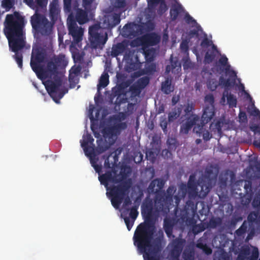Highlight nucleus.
<instances>
[{
    "label": "nucleus",
    "instance_id": "22",
    "mask_svg": "<svg viewBox=\"0 0 260 260\" xmlns=\"http://www.w3.org/2000/svg\"><path fill=\"white\" fill-rule=\"evenodd\" d=\"M165 181L160 178H156L153 180L150 183L148 190L150 192H154L156 191V190H162L164 185Z\"/></svg>",
    "mask_w": 260,
    "mask_h": 260
},
{
    "label": "nucleus",
    "instance_id": "11",
    "mask_svg": "<svg viewBox=\"0 0 260 260\" xmlns=\"http://www.w3.org/2000/svg\"><path fill=\"white\" fill-rule=\"evenodd\" d=\"M145 27L143 24L131 22L126 24L122 28V36L129 39H133L144 33Z\"/></svg>",
    "mask_w": 260,
    "mask_h": 260
},
{
    "label": "nucleus",
    "instance_id": "46",
    "mask_svg": "<svg viewBox=\"0 0 260 260\" xmlns=\"http://www.w3.org/2000/svg\"><path fill=\"white\" fill-rule=\"evenodd\" d=\"M252 205L257 210H260V192L254 197L252 202Z\"/></svg>",
    "mask_w": 260,
    "mask_h": 260
},
{
    "label": "nucleus",
    "instance_id": "42",
    "mask_svg": "<svg viewBox=\"0 0 260 260\" xmlns=\"http://www.w3.org/2000/svg\"><path fill=\"white\" fill-rule=\"evenodd\" d=\"M156 71V65L154 63H148L145 68L146 74L151 75Z\"/></svg>",
    "mask_w": 260,
    "mask_h": 260
},
{
    "label": "nucleus",
    "instance_id": "62",
    "mask_svg": "<svg viewBox=\"0 0 260 260\" xmlns=\"http://www.w3.org/2000/svg\"><path fill=\"white\" fill-rule=\"evenodd\" d=\"M126 70L128 72L135 71L137 69L136 64L135 63H127L125 66Z\"/></svg>",
    "mask_w": 260,
    "mask_h": 260
},
{
    "label": "nucleus",
    "instance_id": "57",
    "mask_svg": "<svg viewBox=\"0 0 260 260\" xmlns=\"http://www.w3.org/2000/svg\"><path fill=\"white\" fill-rule=\"evenodd\" d=\"M247 231V226L243 224L236 231V234L238 236H241L244 234Z\"/></svg>",
    "mask_w": 260,
    "mask_h": 260
},
{
    "label": "nucleus",
    "instance_id": "4",
    "mask_svg": "<svg viewBox=\"0 0 260 260\" xmlns=\"http://www.w3.org/2000/svg\"><path fill=\"white\" fill-rule=\"evenodd\" d=\"M99 180L106 188L107 194L109 195L113 207L118 209L125 197L129 193L131 182L127 181L121 182V179L111 171H107L100 175Z\"/></svg>",
    "mask_w": 260,
    "mask_h": 260
},
{
    "label": "nucleus",
    "instance_id": "35",
    "mask_svg": "<svg viewBox=\"0 0 260 260\" xmlns=\"http://www.w3.org/2000/svg\"><path fill=\"white\" fill-rule=\"evenodd\" d=\"M207 228V226L205 223H200L193 225L192 228V231L194 235H197L205 231Z\"/></svg>",
    "mask_w": 260,
    "mask_h": 260
},
{
    "label": "nucleus",
    "instance_id": "53",
    "mask_svg": "<svg viewBox=\"0 0 260 260\" xmlns=\"http://www.w3.org/2000/svg\"><path fill=\"white\" fill-rule=\"evenodd\" d=\"M72 0H63V9L64 12H71Z\"/></svg>",
    "mask_w": 260,
    "mask_h": 260
},
{
    "label": "nucleus",
    "instance_id": "17",
    "mask_svg": "<svg viewBox=\"0 0 260 260\" xmlns=\"http://www.w3.org/2000/svg\"><path fill=\"white\" fill-rule=\"evenodd\" d=\"M120 22V14L114 13L105 17L104 24L108 29H111Z\"/></svg>",
    "mask_w": 260,
    "mask_h": 260
},
{
    "label": "nucleus",
    "instance_id": "64",
    "mask_svg": "<svg viewBox=\"0 0 260 260\" xmlns=\"http://www.w3.org/2000/svg\"><path fill=\"white\" fill-rule=\"evenodd\" d=\"M145 210L147 213V216L150 217L152 213L153 207L152 204H147L145 207Z\"/></svg>",
    "mask_w": 260,
    "mask_h": 260
},
{
    "label": "nucleus",
    "instance_id": "54",
    "mask_svg": "<svg viewBox=\"0 0 260 260\" xmlns=\"http://www.w3.org/2000/svg\"><path fill=\"white\" fill-rule=\"evenodd\" d=\"M214 260H230V259L228 253L223 251L219 253L217 257H215Z\"/></svg>",
    "mask_w": 260,
    "mask_h": 260
},
{
    "label": "nucleus",
    "instance_id": "30",
    "mask_svg": "<svg viewBox=\"0 0 260 260\" xmlns=\"http://www.w3.org/2000/svg\"><path fill=\"white\" fill-rule=\"evenodd\" d=\"M144 51L146 61L151 62L153 61L155 58V49L153 48L142 49Z\"/></svg>",
    "mask_w": 260,
    "mask_h": 260
},
{
    "label": "nucleus",
    "instance_id": "24",
    "mask_svg": "<svg viewBox=\"0 0 260 260\" xmlns=\"http://www.w3.org/2000/svg\"><path fill=\"white\" fill-rule=\"evenodd\" d=\"M181 70V67L178 60H171V64L167 65L166 68L165 73L169 74L171 72L174 74H178Z\"/></svg>",
    "mask_w": 260,
    "mask_h": 260
},
{
    "label": "nucleus",
    "instance_id": "52",
    "mask_svg": "<svg viewBox=\"0 0 260 260\" xmlns=\"http://www.w3.org/2000/svg\"><path fill=\"white\" fill-rule=\"evenodd\" d=\"M123 88L121 86H118L117 87L113 88L112 94L114 96L119 97L123 93Z\"/></svg>",
    "mask_w": 260,
    "mask_h": 260
},
{
    "label": "nucleus",
    "instance_id": "5",
    "mask_svg": "<svg viewBox=\"0 0 260 260\" xmlns=\"http://www.w3.org/2000/svg\"><path fill=\"white\" fill-rule=\"evenodd\" d=\"M27 5L35 11V14L31 17V24L33 29L43 36H49L52 31V25L44 15L39 13L40 9H45L48 0H23Z\"/></svg>",
    "mask_w": 260,
    "mask_h": 260
},
{
    "label": "nucleus",
    "instance_id": "47",
    "mask_svg": "<svg viewBox=\"0 0 260 260\" xmlns=\"http://www.w3.org/2000/svg\"><path fill=\"white\" fill-rule=\"evenodd\" d=\"M244 188L245 192L246 194L251 193L252 192V182L250 180H246L244 181Z\"/></svg>",
    "mask_w": 260,
    "mask_h": 260
},
{
    "label": "nucleus",
    "instance_id": "39",
    "mask_svg": "<svg viewBox=\"0 0 260 260\" xmlns=\"http://www.w3.org/2000/svg\"><path fill=\"white\" fill-rule=\"evenodd\" d=\"M85 154L89 157L90 159V162L91 165V166L93 167V166H95L97 164V162L98 160V158H96L95 157L94 152H93V149L92 148V149L88 152V151L85 152Z\"/></svg>",
    "mask_w": 260,
    "mask_h": 260
},
{
    "label": "nucleus",
    "instance_id": "26",
    "mask_svg": "<svg viewBox=\"0 0 260 260\" xmlns=\"http://www.w3.org/2000/svg\"><path fill=\"white\" fill-rule=\"evenodd\" d=\"M184 11L183 8L180 4L174 5L172 6L170 11L171 19L172 21L176 20L178 16Z\"/></svg>",
    "mask_w": 260,
    "mask_h": 260
},
{
    "label": "nucleus",
    "instance_id": "61",
    "mask_svg": "<svg viewBox=\"0 0 260 260\" xmlns=\"http://www.w3.org/2000/svg\"><path fill=\"white\" fill-rule=\"evenodd\" d=\"M123 206L125 208L124 210H125V209L127 208L126 207L131 205L132 203L131 199L128 197V194L125 197V198L123 199Z\"/></svg>",
    "mask_w": 260,
    "mask_h": 260
},
{
    "label": "nucleus",
    "instance_id": "59",
    "mask_svg": "<svg viewBox=\"0 0 260 260\" xmlns=\"http://www.w3.org/2000/svg\"><path fill=\"white\" fill-rule=\"evenodd\" d=\"M180 48L182 51L187 52L188 51V42L186 40L182 41L180 45Z\"/></svg>",
    "mask_w": 260,
    "mask_h": 260
},
{
    "label": "nucleus",
    "instance_id": "38",
    "mask_svg": "<svg viewBox=\"0 0 260 260\" xmlns=\"http://www.w3.org/2000/svg\"><path fill=\"white\" fill-rule=\"evenodd\" d=\"M227 102L230 108L236 107L237 100L236 96L228 92V96H227Z\"/></svg>",
    "mask_w": 260,
    "mask_h": 260
},
{
    "label": "nucleus",
    "instance_id": "15",
    "mask_svg": "<svg viewBox=\"0 0 260 260\" xmlns=\"http://www.w3.org/2000/svg\"><path fill=\"white\" fill-rule=\"evenodd\" d=\"M200 120V117L197 115H192L186 119V122L181 125L180 133L187 134L193 125H197L196 123Z\"/></svg>",
    "mask_w": 260,
    "mask_h": 260
},
{
    "label": "nucleus",
    "instance_id": "19",
    "mask_svg": "<svg viewBox=\"0 0 260 260\" xmlns=\"http://www.w3.org/2000/svg\"><path fill=\"white\" fill-rule=\"evenodd\" d=\"M205 124L203 123L197 124L193 127V131L197 134H199L200 136L202 134L203 139L207 141L211 138L212 136L210 135L209 131L206 129Z\"/></svg>",
    "mask_w": 260,
    "mask_h": 260
},
{
    "label": "nucleus",
    "instance_id": "25",
    "mask_svg": "<svg viewBox=\"0 0 260 260\" xmlns=\"http://www.w3.org/2000/svg\"><path fill=\"white\" fill-rule=\"evenodd\" d=\"M174 222L170 219L166 218L164 222V229L169 238H174L175 236L173 234V229Z\"/></svg>",
    "mask_w": 260,
    "mask_h": 260
},
{
    "label": "nucleus",
    "instance_id": "12",
    "mask_svg": "<svg viewBox=\"0 0 260 260\" xmlns=\"http://www.w3.org/2000/svg\"><path fill=\"white\" fill-rule=\"evenodd\" d=\"M185 242V240L182 238L181 236L171 241L169 246L171 248V257L173 259L179 260Z\"/></svg>",
    "mask_w": 260,
    "mask_h": 260
},
{
    "label": "nucleus",
    "instance_id": "48",
    "mask_svg": "<svg viewBox=\"0 0 260 260\" xmlns=\"http://www.w3.org/2000/svg\"><path fill=\"white\" fill-rule=\"evenodd\" d=\"M129 216L134 221L136 219L138 215V212L137 211V207L133 206L131 209L129 208Z\"/></svg>",
    "mask_w": 260,
    "mask_h": 260
},
{
    "label": "nucleus",
    "instance_id": "3",
    "mask_svg": "<svg viewBox=\"0 0 260 260\" xmlns=\"http://www.w3.org/2000/svg\"><path fill=\"white\" fill-rule=\"evenodd\" d=\"M155 231V227L153 224L145 222L140 224L135 232L134 244L143 254L145 260H161V238H163L164 234L161 231V235L152 241Z\"/></svg>",
    "mask_w": 260,
    "mask_h": 260
},
{
    "label": "nucleus",
    "instance_id": "27",
    "mask_svg": "<svg viewBox=\"0 0 260 260\" xmlns=\"http://www.w3.org/2000/svg\"><path fill=\"white\" fill-rule=\"evenodd\" d=\"M247 219L249 222L260 226V210L250 212Z\"/></svg>",
    "mask_w": 260,
    "mask_h": 260
},
{
    "label": "nucleus",
    "instance_id": "58",
    "mask_svg": "<svg viewBox=\"0 0 260 260\" xmlns=\"http://www.w3.org/2000/svg\"><path fill=\"white\" fill-rule=\"evenodd\" d=\"M117 133H119L120 131L125 129L127 127V124L125 122H120L114 125Z\"/></svg>",
    "mask_w": 260,
    "mask_h": 260
},
{
    "label": "nucleus",
    "instance_id": "7",
    "mask_svg": "<svg viewBox=\"0 0 260 260\" xmlns=\"http://www.w3.org/2000/svg\"><path fill=\"white\" fill-rule=\"evenodd\" d=\"M89 40L91 47L94 49H102L108 40L106 32H104L100 24H94L88 29Z\"/></svg>",
    "mask_w": 260,
    "mask_h": 260
},
{
    "label": "nucleus",
    "instance_id": "2",
    "mask_svg": "<svg viewBox=\"0 0 260 260\" xmlns=\"http://www.w3.org/2000/svg\"><path fill=\"white\" fill-rule=\"evenodd\" d=\"M24 25V18L18 13L7 15L4 22V33L8 39L10 51L15 53L13 57L20 69L23 66L22 50L26 45L23 31Z\"/></svg>",
    "mask_w": 260,
    "mask_h": 260
},
{
    "label": "nucleus",
    "instance_id": "14",
    "mask_svg": "<svg viewBox=\"0 0 260 260\" xmlns=\"http://www.w3.org/2000/svg\"><path fill=\"white\" fill-rule=\"evenodd\" d=\"M94 0H83V6L86 11L81 9L77 10L76 17L75 19L76 22H78L80 24H83L86 22L88 20L87 12L88 7L93 3Z\"/></svg>",
    "mask_w": 260,
    "mask_h": 260
},
{
    "label": "nucleus",
    "instance_id": "21",
    "mask_svg": "<svg viewBox=\"0 0 260 260\" xmlns=\"http://www.w3.org/2000/svg\"><path fill=\"white\" fill-rule=\"evenodd\" d=\"M102 133L103 137L105 139H108L110 141L111 140H112V144L114 142L115 140L114 138H115L118 134L114 125L104 128L102 131Z\"/></svg>",
    "mask_w": 260,
    "mask_h": 260
},
{
    "label": "nucleus",
    "instance_id": "60",
    "mask_svg": "<svg viewBox=\"0 0 260 260\" xmlns=\"http://www.w3.org/2000/svg\"><path fill=\"white\" fill-rule=\"evenodd\" d=\"M185 20L187 23L188 24H198L196 20L194 19L190 15L188 14H186L185 16Z\"/></svg>",
    "mask_w": 260,
    "mask_h": 260
},
{
    "label": "nucleus",
    "instance_id": "43",
    "mask_svg": "<svg viewBox=\"0 0 260 260\" xmlns=\"http://www.w3.org/2000/svg\"><path fill=\"white\" fill-rule=\"evenodd\" d=\"M168 120L165 116H162L160 117L159 125L161 127L163 132L165 134H166L168 133Z\"/></svg>",
    "mask_w": 260,
    "mask_h": 260
},
{
    "label": "nucleus",
    "instance_id": "33",
    "mask_svg": "<svg viewBox=\"0 0 260 260\" xmlns=\"http://www.w3.org/2000/svg\"><path fill=\"white\" fill-rule=\"evenodd\" d=\"M129 212V208H126L125 210H124L123 212L121 213V216L123 218L125 223L127 226V230L130 231L132 229L134 221L132 220L131 221L129 218L127 216V214Z\"/></svg>",
    "mask_w": 260,
    "mask_h": 260
},
{
    "label": "nucleus",
    "instance_id": "51",
    "mask_svg": "<svg viewBox=\"0 0 260 260\" xmlns=\"http://www.w3.org/2000/svg\"><path fill=\"white\" fill-rule=\"evenodd\" d=\"M194 109V105L192 104H187L184 111L186 115H190L191 116L193 115L192 113Z\"/></svg>",
    "mask_w": 260,
    "mask_h": 260
},
{
    "label": "nucleus",
    "instance_id": "28",
    "mask_svg": "<svg viewBox=\"0 0 260 260\" xmlns=\"http://www.w3.org/2000/svg\"><path fill=\"white\" fill-rule=\"evenodd\" d=\"M174 86L171 85V80L167 78L165 81L161 84V90L166 94H169L174 91Z\"/></svg>",
    "mask_w": 260,
    "mask_h": 260
},
{
    "label": "nucleus",
    "instance_id": "9",
    "mask_svg": "<svg viewBox=\"0 0 260 260\" xmlns=\"http://www.w3.org/2000/svg\"><path fill=\"white\" fill-rule=\"evenodd\" d=\"M217 173L212 168H207L205 174L198 180V185L201 186L200 196L205 197L212 187V182L216 179Z\"/></svg>",
    "mask_w": 260,
    "mask_h": 260
},
{
    "label": "nucleus",
    "instance_id": "23",
    "mask_svg": "<svg viewBox=\"0 0 260 260\" xmlns=\"http://www.w3.org/2000/svg\"><path fill=\"white\" fill-rule=\"evenodd\" d=\"M49 14L52 20L57 19L60 10L58 7V0H53L49 5Z\"/></svg>",
    "mask_w": 260,
    "mask_h": 260
},
{
    "label": "nucleus",
    "instance_id": "34",
    "mask_svg": "<svg viewBox=\"0 0 260 260\" xmlns=\"http://www.w3.org/2000/svg\"><path fill=\"white\" fill-rule=\"evenodd\" d=\"M194 251L192 249H185L182 254L184 260H194Z\"/></svg>",
    "mask_w": 260,
    "mask_h": 260
},
{
    "label": "nucleus",
    "instance_id": "55",
    "mask_svg": "<svg viewBox=\"0 0 260 260\" xmlns=\"http://www.w3.org/2000/svg\"><path fill=\"white\" fill-rule=\"evenodd\" d=\"M219 85H221L220 82L219 83L216 81H210L208 84V87L212 91L215 90Z\"/></svg>",
    "mask_w": 260,
    "mask_h": 260
},
{
    "label": "nucleus",
    "instance_id": "18",
    "mask_svg": "<svg viewBox=\"0 0 260 260\" xmlns=\"http://www.w3.org/2000/svg\"><path fill=\"white\" fill-rule=\"evenodd\" d=\"M215 115L214 107L213 105L206 106L204 109L201 118V123L207 124L210 121Z\"/></svg>",
    "mask_w": 260,
    "mask_h": 260
},
{
    "label": "nucleus",
    "instance_id": "50",
    "mask_svg": "<svg viewBox=\"0 0 260 260\" xmlns=\"http://www.w3.org/2000/svg\"><path fill=\"white\" fill-rule=\"evenodd\" d=\"M210 129H216L217 131H221L222 128V122L220 120H217L215 123H211L209 127Z\"/></svg>",
    "mask_w": 260,
    "mask_h": 260
},
{
    "label": "nucleus",
    "instance_id": "37",
    "mask_svg": "<svg viewBox=\"0 0 260 260\" xmlns=\"http://www.w3.org/2000/svg\"><path fill=\"white\" fill-rule=\"evenodd\" d=\"M203 29L201 26L199 24H197L196 26V28L192 29H191L188 32V36L190 38L196 37V38H198L200 36V32H202Z\"/></svg>",
    "mask_w": 260,
    "mask_h": 260
},
{
    "label": "nucleus",
    "instance_id": "41",
    "mask_svg": "<svg viewBox=\"0 0 260 260\" xmlns=\"http://www.w3.org/2000/svg\"><path fill=\"white\" fill-rule=\"evenodd\" d=\"M141 90L142 89L140 87L139 88V86L135 83L129 87V91L131 92L132 96L135 97L139 95Z\"/></svg>",
    "mask_w": 260,
    "mask_h": 260
},
{
    "label": "nucleus",
    "instance_id": "16",
    "mask_svg": "<svg viewBox=\"0 0 260 260\" xmlns=\"http://www.w3.org/2000/svg\"><path fill=\"white\" fill-rule=\"evenodd\" d=\"M193 177L192 175L190 176L188 182L187 187H188V196L190 198L194 199L197 197H199L200 198H204V197H202L200 196V190L199 191V189L198 187H200V185H198V181L196 182L194 180H191V178Z\"/></svg>",
    "mask_w": 260,
    "mask_h": 260
},
{
    "label": "nucleus",
    "instance_id": "6",
    "mask_svg": "<svg viewBox=\"0 0 260 260\" xmlns=\"http://www.w3.org/2000/svg\"><path fill=\"white\" fill-rule=\"evenodd\" d=\"M174 187L170 186L165 192L164 190H156L155 192L154 199V209L157 214L165 216L170 212L171 206L173 205Z\"/></svg>",
    "mask_w": 260,
    "mask_h": 260
},
{
    "label": "nucleus",
    "instance_id": "29",
    "mask_svg": "<svg viewBox=\"0 0 260 260\" xmlns=\"http://www.w3.org/2000/svg\"><path fill=\"white\" fill-rule=\"evenodd\" d=\"M126 46L122 43H117L112 48L111 55L113 57H116L123 53L125 50Z\"/></svg>",
    "mask_w": 260,
    "mask_h": 260
},
{
    "label": "nucleus",
    "instance_id": "8",
    "mask_svg": "<svg viewBox=\"0 0 260 260\" xmlns=\"http://www.w3.org/2000/svg\"><path fill=\"white\" fill-rule=\"evenodd\" d=\"M219 64L224 68L225 74L229 76L226 79L222 76L219 78V82L221 85L223 86L225 89L234 86L237 77V73L231 69V66L228 63V59L225 55H222L218 60Z\"/></svg>",
    "mask_w": 260,
    "mask_h": 260
},
{
    "label": "nucleus",
    "instance_id": "10",
    "mask_svg": "<svg viewBox=\"0 0 260 260\" xmlns=\"http://www.w3.org/2000/svg\"><path fill=\"white\" fill-rule=\"evenodd\" d=\"M66 13H70L67 19L69 34L72 37L74 42L78 44L82 40L84 30L82 27L78 26L72 11L71 12Z\"/></svg>",
    "mask_w": 260,
    "mask_h": 260
},
{
    "label": "nucleus",
    "instance_id": "44",
    "mask_svg": "<svg viewBox=\"0 0 260 260\" xmlns=\"http://www.w3.org/2000/svg\"><path fill=\"white\" fill-rule=\"evenodd\" d=\"M15 0H3L2 3V6L6 9L7 11L10 10L14 6Z\"/></svg>",
    "mask_w": 260,
    "mask_h": 260
},
{
    "label": "nucleus",
    "instance_id": "40",
    "mask_svg": "<svg viewBox=\"0 0 260 260\" xmlns=\"http://www.w3.org/2000/svg\"><path fill=\"white\" fill-rule=\"evenodd\" d=\"M221 224V219L220 218H212L210 219L207 227L216 228Z\"/></svg>",
    "mask_w": 260,
    "mask_h": 260
},
{
    "label": "nucleus",
    "instance_id": "13",
    "mask_svg": "<svg viewBox=\"0 0 260 260\" xmlns=\"http://www.w3.org/2000/svg\"><path fill=\"white\" fill-rule=\"evenodd\" d=\"M160 38L155 33L146 34L140 37L138 41L142 49H146L150 46L156 45L159 43Z\"/></svg>",
    "mask_w": 260,
    "mask_h": 260
},
{
    "label": "nucleus",
    "instance_id": "49",
    "mask_svg": "<svg viewBox=\"0 0 260 260\" xmlns=\"http://www.w3.org/2000/svg\"><path fill=\"white\" fill-rule=\"evenodd\" d=\"M212 44H213L212 41L208 39V38L207 37L206 35L205 34V37L201 41V46L203 48H207L209 46H212Z\"/></svg>",
    "mask_w": 260,
    "mask_h": 260
},
{
    "label": "nucleus",
    "instance_id": "20",
    "mask_svg": "<svg viewBox=\"0 0 260 260\" xmlns=\"http://www.w3.org/2000/svg\"><path fill=\"white\" fill-rule=\"evenodd\" d=\"M220 55L219 51L218 50L217 46L214 44H212L211 50H209L205 53L204 57V62L206 63H210L212 62L216 57Z\"/></svg>",
    "mask_w": 260,
    "mask_h": 260
},
{
    "label": "nucleus",
    "instance_id": "63",
    "mask_svg": "<svg viewBox=\"0 0 260 260\" xmlns=\"http://www.w3.org/2000/svg\"><path fill=\"white\" fill-rule=\"evenodd\" d=\"M205 101L209 103L210 105H213L214 103V98L211 94H207L205 98Z\"/></svg>",
    "mask_w": 260,
    "mask_h": 260
},
{
    "label": "nucleus",
    "instance_id": "45",
    "mask_svg": "<svg viewBox=\"0 0 260 260\" xmlns=\"http://www.w3.org/2000/svg\"><path fill=\"white\" fill-rule=\"evenodd\" d=\"M168 6L166 3L165 1H162L159 3V6L157 9V13L159 15H162L168 10Z\"/></svg>",
    "mask_w": 260,
    "mask_h": 260
},
{
    "label": "nucleus",
    "instance_id": "32",
    "mask_svg": "<svg viewBox=\"0 0 260 260\" xmlns=\"http://www.w3.org/2000/svg\"><path fill=\"white\" fill-rule=\"evenodd\" d=\"M109 75L108 73L103 74L99 80V83L98 84V89L100 90L101 88L106 87L109 84Z\"/></svg>",
    "mask_w": 260,
    "mask_h": 260
},
{
    "label": "nucleus",
    "instance_id": "56",
    "mask_svg": "<svg viewBox=\"0 0 260 260\" xmlns=\"http://www.w3.org/2000/svg\"><path fill=\"white\" fill-rule=\"evenodd\" d=\"M115 7L118 8H124L126 6L125 0H114Z\"/></svg>",
    "mask_w": 260,
    "mask_h": 260
},
{
    "label": "nucleus",
    "instance_id": "31",
    "mask_svg": "<svg viewBox=\"0 0 260 260\" xmlns=\"http://www.w3.org/2000/svg\"><path fill=\"white\" fill-rule=\"evenodd\" d=\"M83 140L81 143V146L84 148V151H88V146L89 144H92L94 139L89 134H87L83 136Z\"/></svg>",
    "mask_w": 260,
    "mask_h": 260
},
{
    "label": "nucleus",
    "instance_id": "36",
    "mask_svg": "<svg viewBox=\"0 0 260 260\" xmlns=\"http://www.w3.org/2000/svg\"><path fill=\"white\" fill-rule=\"evenodd\" d=\"M149 81L150 78L147 76H144L139 78L135 83L139 86V88L143 89L147 86Z\"/></svg>",
    "mask_w": 260,
    "mask_h": 260
},
{
    "label": "nucleus",
    "instance_id": "1",
    "mask_svg": "<svg viewBox=\"0 0 260 260\" xmlns=\"http://www.w3.org/2000/svg\"><path fill=\"white\" fill-rule=\"evenodd\" d=\"M45 56V53L42 50H33L30 65L38 78L42 80L49 79L45 82L44 85L49 94L57 103V101L62 98L68 91L66 88L60 89L62 84V80L58 76V67H66L68 61L64 55H59L48 61L46 66L44 67L41 63L44 62Z\"/></svg>",
    "mask_w": 260,
    "mask_h": 260
}]
</instances>
